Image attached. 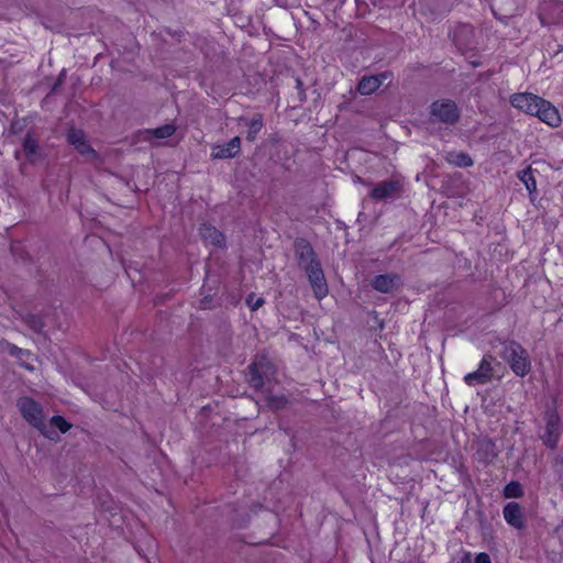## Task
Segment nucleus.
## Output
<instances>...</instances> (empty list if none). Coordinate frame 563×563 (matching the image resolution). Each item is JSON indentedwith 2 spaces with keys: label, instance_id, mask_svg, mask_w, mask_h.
<instances>
[{
  "label": "nucleus",
  "instance_id": "obj_11",
  "mask_svg": "<svg viewBox=\"0 0 563 563\" xmlns=\"http://www.w3.org/2000/svg\"><path fill=\"white\" fill-rule=\"evenodd\" d=\"M241 150V139L239 136L233 137L230 142L223 145H216L212 147L211 155L213 158H231L239 154Z\"/></svg>",
  "mask_w": 563,
  "mask_h": 563
},
{
  "label": "nucleus",
  "instance_id": "obj_6",
  "mask_svg": "<svg viewBox=\"0 0 563 563\" xmlns=\"http://www.w3.org/2000/svg\"><path fill=\"white\" fill-rule=\"evenodd\" d=\"M307 273L314 296L318 299L324 298L328 295V285L320 265L311 262L307 267Z\"/></svg>",
  "mask_w": 563,
  "mask_h": 563
},
{
  "label": "nucleus",
  "instance_id": "obj_27",
  "mask_svg": "<svg viewBox=\"0 0 563 563\" xmlns=\"http://www.w3.org/2000/svg\"><path fill=\"white\" fill-rule=\"evenodd\" d=\"M305 251H306L307 255H309V256L312 255V251H311L310 246H306Z\"/></svg>",
  "mask_w": 563,
  "mask_h": 563
},
{
  "label": "nucleus",
  "instance_id": "obj_14",
  "mask_svg": "<svg viewBox=\"0 0 563 563\" xmlns=\"http://www.w3.org/2000/svg\"><path fill=\"white\" fill-rule=\"evenodd\" d=\"M200 234L206 243L218 246H221L223 243L222 233L211 225H203L200 229Z\"/></svg>",
  "mask_w": 563,
  "mask_h": 563
},
{
  "label": "nucleus",
  "instance_id": "obj_18",
  "mask_svg": "<svg viewBox=\"0 0 563 563\" xmlns=\"http://www.w3.org/2000/svg\"><path fill=\"white\" fill-rule=\"evenodd\" d=\"M176 129L173 124H165L163 126L156 128L154 130L147 131V139H166L172 136L175 133Z\"/></svg>",
  "mask_w": 563,
  "mask_h": 563
},
{
  "label": "nucleus",
  "instance_id": "obj_9",
  "mask_svg": "<svg viewBox=\"0 0 563 563\" xmlns=\"http://www.w3.org/2000/svg\"><path fill=\"white\" fill-rule=\"evenodd\" d=\"M503 515L508 525L516 529H522L525 527L522 507L516 503H508L503 510Z\"/></svg>",
  "mask_w": 563,
  "mask_h": 563
},
{
  "label": "nucleus",
  "instance_id": "obj_17",
  "mask_svg": "<svg viewBox=\"0 0 563 563\" xmlns=\"http://www.w3.org/2000/svg\"><path fill=\"white\" fill-rule=\"evenodd\" d=\"M397 190L395 183H384L375 187L372 195L376 199H385L390 197Z\"/></svg>",
  "mask_w": 563,
  "mask_h": 563
},
{
  "label": "nucleus",
  "instance_id": "obj_4",
  "mask_svg": "<svg viewBox=\"0 0 563 563\" xmlns=\"http://www.w3.org/2000/svg\"><path fill=\"white\" fill-rule=\"evenodd\" d=\"M509 363L512 371L519 375L525 376L530 369V361L528 353L519 345L511 344L509 346Z\"/></svg>",
  "mask_w": 563,
  "mask_h": 563
},
{
  "label": "nucleus",
  "instance_id": "obj_3",
  "mask_svg": "<svg viewBox=\"0 0 563 563\" xmlns=\"http://www.w3.org/2000/svg\"><path fill=\"white\" fill-rule=\"evenodd\" d=\"M545 420V429L540 437L548 448L554 449L560 439V416L554 410H548Z\"/></svg>",
  "mask_w": 563,
  "mask_h": 563
},
{
  "label": "nucleus",
  "instance_id": "obj_21",
  "mask_svg": "<svg viewBox=\"0 0 563 563\" xmlns=\"http://www.w3.org/2000/svg\"><path fill=\"white\" fill-rule=\"evenodd\" d=\"M47 424L54 430L57 428L60 433H66L71 428V423L66 421L62 416H53Z\"/></svg>",
  "mask_w": 563,
  "mask_h": 563
},
{
  "label": "nucleus",
  "instance_id": "obj_13",
  "mask_svg": "<svg viewBox=\"0 0 563 563\" xmlns=\"http://www.w3.org/2000/svg\"><path fill=\"white\" fill-rule=\"evenodd\" d=\"M397 277L391 275H379L374 278L373 287L380 292H389L397 286Z\"/></svg>",
  "mask_w": 563,
  "mask_h": 563
},
{
  "label": "nucleus",
  "instance_id": "obj_1",
  "mask_svg": "<svg viewBox=\"0 0 563 563\" xmlns=\"http://www.w3.org/2000/svg\"><path fill=\"white\" fill-rule=\"evenodd\" d=\"M510 102L516 109L538 117L550 126L555 128L561 123L558 109L539 96L529 92L516 93L511 97Z\"/></svg>",
  "mask_w": 563,
  "mask_h": 563
},
{
  "label": "nucleus",
  "instance_id": "obj_24",
  "mask_svg": "<svg viewBox=\"0 0 563 563\" xmlns=\"http://www.w3.org/2000/svg\"><path fill=\"white\" fill-rule=\"evenodd\" d=\"M267 401L271 408L280 409L285 406L286 398L284 396H268Z\"/></svg>",
  "mask_w": 563,
  "mask_h": 563
},
{
  "label": "nucleus",
  "instance_id": "obj_20",
  "mask_svg": "<svg viewBox=\"0 0 563 563\" xmlns=\"http://www.w3.org/2000/svg\"><path fill=\"white\" fill-rule=\"evenodd\" d=\"M246 125L249 126V130H247V139L249 140H254L255 136L257 135V133L262 130L263 128V120H262V117L260 114L257 115H254L252 119H250L247 122H246Z\"/></svg>",
  "mask_w": 563,
  "mask_h": 563
},
{
  "label": "nucleus",
  "instance_id": "obj_12",
  "mask_svg": "<svg viewBox=\"0 0 563 563\" xmlns=\"http://www.w3.org/2000/svg\"><path fill=\"white\" fill-rule=\"evenodd\" d=\"M385 76L364 77L358 84V91L362 95H371L376 91L383 84Z\"/></svg>",
  "mask_w": 563,
  "mask_h": 563
},
{
  "label": "nucleus",
  "instance_id": "obj_23",
  "mask_svg": "<svg viewBox=\"0 0 563 563\" xmlns=\"http://www.w3.org/2000/svg\"><path fill=\"white\" fill-rule=\"evenodd\" d=\"M263 303L264 299L262 297H256L254 294L249 295L246 298V305L252 311L257 310Z\"/></svg>",
  "mask_w": 563,
  "mask_h": 563
},
{
  "label": "nucleus",
  "instance_id": "obj_7",
  "mask_svg": "<svg viewBox=\"0 0 563 563\" xmlns=\"http://www.w3.org/2000/svg\"><path fill=\"white\" fill-rule=\"evenodd\" d=\"M68 141L87 161L93 162L98 158L96 151L86 141L85 134L80 130H70Z\"/></svg>",
  "mask_w": 563,
  "mask_h": 563
},
{
  "label": "nucleus",
  "instance_id": "obj_22",
  "mask_svg": "<svg viewBox=\"0 0 563 563\" xmlns=\"http://www.w3.org/2000/svg\"><path fill=\"white\" fill-rule=\"evenodd\" d=\"M506 497H520L522 495V489L519 483L511 482L505 487Z\"/></svg>",
  "mask_w": 563,
  "mask_h": 563
},
{
  "label": "nucleus",
  "instance_id": "obj_25",
  "mask_svg": "<svg viewBox=\"0 0 563 563\" xmlns=\"http://www.w3.org/2000/svg\"><path fill=\"white\" fill-rule=\"evenodd\" d=\"M23 147H24V152L27 154V155H32V154H35L36 150H37V144L34 140L27 137L25 141H24V144H23Z\"/></svg>",
  "mask_w": 563,
  "mask_h": 563
},
{
  "label": "nucleus",
  "instance_id": "obj_10",
  "mask_svg": "<svg viewBox=\"0 0 563 563\" xmlns=\"http://www.w3.org/2000/svg\"><path fill=\"white\" fill-rule=\"evenodd\" d=\"M492 377L490 363L484 358L476 372L470 373L464 377V382L467 385H485Z\"/></svg>",
  "mask_w": 563,
  "mask_h": 563
},
{
  "label": "nucleus",
  "instance_id": "obj_26",
  "mask_svg": "<svg viewBox=\"0 0 563 563\" xmlns=\"http://www.w3.org/2000/svg\"><path fill=\"white\" fill-rule=\"evenodd\" d=\"M475 563H492L487 553H479L475 558Z\"/></svg>",
  "mask_w": 563,
  "mask_h": 563
},
{
  "label": "nucleus",
  "instance_id": "obj_19",
  "mask_svg": "<svg viewBox=\"0 0 563 563\" xmlns=\"http://www.w3.org/2000/svg\"><path fill=\"white\" fill-rule=\"evenodd\" d=\"M519 179L525 184L527 190L529 194H532L537 190V183L532 174L531 168H527L525 170H521L518 174Z\"/></svg>",
  "mask_w": 563,
  "mask_h": 563
},
{
  "label": "nucleus",
  "instance_id": "obj_5",
  "mask_svg": "<svg viewBox=\"0 0 563 563\" xmlns=\"http://www.w3.org/2000/svg\"><path fill=\"white\" fill-rule=\"evenodd\" d=\"M431 114L445 123H454L460 115L456 104L450 100L435 101L431 107Z\"/></svg>",
  "mask_w": 563,
  "mask_h": 563
},
{
  "label": "nucleus",
  "instance_id": "obj_2",
  "mask_svg": "<svg viewBox=\"0 0 563 563\" xmlns=\"http://www.w3.org/2000/svg\"><path fill=\"white\" fill-rule=\"evenodd\" d=\"M18 409L23 419L48 440H58V433L47 422L41 404L30 397H21L16 402Z\"/></svg>",
  "mask_w": 563,
  "mask_h": 563
},
{
  "label": "nucleus",
  "instance_id": "obj_8",
  "mask_svg": "<svg viewBox=\"0 0 563 563\" xmlns=\"http://www.w3.org/2000/svg\"><path fill=\"white\" fill-rule=\"evenodd\" d=\"M271 366L265 360H260L250 366L251 383L253 387H260L261 385L269 384L271 379L268 374Z\"/></svg>",
  "mask_w": 563,
  "mask_h": 563
},
{
  "label": "nucleus",
  "instance_id": "obj_16",
  "mask_svg": "<svg viewBox=\"0 0 563 563\" xmlns=\"http://www.w3.org/2000/svg\"><path fill=\"white\" fill-rule=\"evenodd\" d=\"M8 352L12 356L16 357L21 365L25 368L33 371L34 367L30 364V360L32 358V354L29 351H24L15 345H8Z\"/></svg>",
  "mask_w": 563,
  "mask_h": 563
},
{
  "label": "nucleus",
  "instance_id": "obj_15",
  "mask_svg": "<svg viewBox=\"0 0 563 563\" xmlns=\"http://www.w3.org/2000/svg\"><path fill=\"white\" fill-rule=\"evenodd\" d=\"M445 159L449 164L457 167H468L473 165V159L463 152H450L446 154Z\"/></svg>",
  "mask_w": 563,
  "mask_h": 563
}]
</instances>
